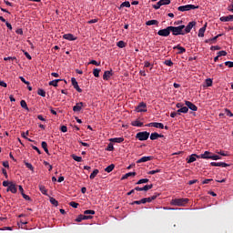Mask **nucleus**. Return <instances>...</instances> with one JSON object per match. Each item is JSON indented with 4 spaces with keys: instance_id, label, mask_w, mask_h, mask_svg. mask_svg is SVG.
Masks as SVG:
<instances>
[{
    "instance_id": "nucleus-1",
    "label": "nucleus",
    "mask_w": 233,
    "mask_h": 233,
    "mask_svg": "<svg viewBox=\"0 0 233 233\" xmlns=\"http://www.w3.org/2000/svg\"><path fill=\"white\" fill-rule=\"evenodd\" d=\"M170 32H172V35H185V25L178 26H169Z\"/></svg>"
},
{
    "instance_id": "nucleus-2",
    "label": "nucleus",
    "mask_w": 233,
    "mask_h": 233,
    "mask_svg": "<svg viewBox=\"0 0 233 233\" xmlns=\"http://www.w3.org/2000/svg\"><path fill=\"white\" fill-rule=\"evenodd\" d=\"M188 201V198H175L171 200V205L175 207H185Z\"/></svg>"
},
{
    "instance_id": "nucleus-3",
    "label": "nucleus",
    "mask_w": 233,
    "mask_h": 233,
    "mask_svg": "<svg viewBox=\"0 0 233 233\" xmlns=\"http://www.w3.org/2000/svg\"><path fill=\"white\" fill-rule=\"evenodd\" d=\"M199 8V5H180L177 7L178 12H188L190 10H196Z\"/></svg>"
},
{
    "instance_id": "nucleus-4",
    "label": "nucleus",
    "mask_w": 233,
    "mask_h": 233,
    "mask_svg": "<svg viewBox=\"0 0 233 233\" xmlns=\"http://www.w3.org/2000/svg\"><path fill=\"white\" fill-rule=\"evenodd\" d=\"M137 139H138L139 141H147V139H148V137H150V133L147 132V131H143V132H138L136 135Z\"/></svg>"
},
{
    "instance_id": "nucleus-5",
    "label": "nucleus",
    "mask_w": 233,
    "mask_h": 233,
    "mask_svg": "<svg viewBox=\"0 0 233 233\" xmlns=\"http://www.w3.org/2000/svg\"><path fill=\"white\" fill-rule=\"evenodd\" d=\"M170 26H167L165 29H160L157 32V35H160L161 37H168V35H170Z\"/></svg>"
},
{
    "instance_id": "nucleus-6",
    "label": "nucleus",
    "mask_w": 233,
    "mask_h": 233,
    "mask_svg": "<svg viewBox=\"0 0 233 233\" xmlns=\"http://www.w3.org/2000/svg\"><path fill=\"white\" fill-rule=\"evenodd\" d=\"M158 196H159V193H156L152 197L142 198L141 202L143 205H145V203H152V201H154V199H157Z\"/></svg>"
},
{
    "instance_id": "nucleus-7",
    "label": "nucleus",
    "mask_w": 233,
    "mask_h": 233,
    "mask_svg": "<svg viewBox=\"0 0 233 233\" xmlns=\"http://www.w3.org/2000/svg\"><path fill=\"white\" fill-rule=\"evenodd\" d=\"M212 153L209 151H205L204 154L197 156L198 159H211Z\"/></svg>"
},
{
    "instance_id": "nucleus-8",
    "label": "nucleus",
    "mask_w": 233,
    "mask_h": 233,
    "mask_svg": "<svg viewBox=\"0 0 233 233\" xmlns=\"http://www.w3.org/2000/svg\"><path fill=\"white\" fill-rule=\"evenodd\" d=\"M196 25V21L189 22L186 27H184V33L185 34H190V31L194 26Z\"/></svg>"
},
{
    "instance_id": "nucleus-9",
    "label": "nucleus",
    "mask_w": 233,
    "mask_h": 233,
    "mask_svg": "<svg viewBox=\"0 0 233 233\" xmlns=\"http://www.w3.org/2000/svg\"><path fill=\"white\" fill-rule=\"evenodd\" d=\"M146 127H154L155 128H161V130H163V128H165V125H163V123H159V122H151L149 124H147Z\"/></svg>"
},
{
    "instance_id": "nucleus-10",
    "label": "nucleus",
    "mask_w": 233,
    "mask_h": 233,
    "mask_svg": "<svg viewBox=\"0 0 233 233\" xmlns=\"http://www.w3.org/2000/svg\"><path fill=\"white\" fill-rule=\"evenodd\" d=\"M71 83H72V86H74V88L76 90V92H79V94H81V92H83V89H81V87H79V84H77V80H76L75 77L71 78Z\"/></svg>"
},
{
    "instance_id": "nucleus-11",
    "label": "nucleus",
    "mask_w": 233,
    "mask_h": 233,
    "mask_svg": "<svg viewBox=\"0 0 233 233\" xmlns=\"http://www.w3.org/2000/svg\"><path fill=\"white\" fill-rule=\"evenodd\" d=\"M185 105L187 106V108H189V110H192V112H198V107L196 105H194V103L186 100Z\"/></svg>"
},
{
    "instance_id": "nucleus-12",
    "label": "nucleus",
    "mask_w": 233,
    "mask_h": 233,
    "mask_svg": "<svg viewBox=\"0 0 233 233\" xmlns=\"http://www.w3.org/2000/svg\"><path fill=\"white\" fill-rule=\"evenodd\" d=\"M137 112H147V104L145 102H141L137 107Z\"/></svg>"
},
{
    "instance_id": "nucleus-13",
    "label": "nucleus",
    "mask_w": 233,
    "mask_h": 233,
    "mask_svg": "<svg viewBox=\"0 0 233 233\" xmlns=\"http://www.w3.org/2000/svg\"><path fill=\"white\" fill-rule=\"evenodd\" d=\"M83 106H85L83 102L76 103V105L73 107V112H81Z\"/></svg>"
},
{
    "instance_id": "nucleus-14",
    "label": "nucleus",
    "mask_w": 233,
    "mask_h": 233,
    "mask_svg": "<svg viewBox=\"0 0 233 233\" xmlns=\"http://www.w3.org/2000/svg\"><path fill=\"white\" fill-rule=\"evenodd\" d=\"M211 167H222V168H227L228 167V164L225 162H211Z\"/></svg>"
},
{
    "instance_id": "nucleus-15",
    "label": "nucleus",
    "mask_w": 233,
    "mask_h": 233,
    "mask_svg": "<svg viewBox=\"0 0 233 233\" xmlns=\"http://www.w3.org/2000/svg\"><path fill=\"white\" fill-rule=\"evenodd\" d=\"M154 159V157L149 156V157H142L139 158L137 163H147V161H152Z\"/></svg>"
},
{
    "instance_id": "nucleus-16",
    "label": "nucleus",
    "mask_w": 233,
    "mask_h": 233,
    "mask_svg": "<svg viewBox=\"0 0 233 233\" xmlns=\"http://www.w3.org/2000/svg\"><path fill=\"white\" fill-rule=\"evenodd\" d=\"M221 35H223L219 34L213 38L207 39V40H205V43H207L208 45H212V43H216V41H218V37H221Z\"/></svg>"
},
{
    "instance_id": "nucleus-17",
    "label": "nucleus",
    "mask_w": 233,
    "mask_h": 233,
    "mask_svg": "<svg viewBox=\"0 0 233 233\" xmlns=\"http://www.w3.org/2000/svg\"><path fill=\"white\" fill-rule=\"evenodd\" d=\"M219 20L222 23H228V21H233V15H228V16H221Z\"/></svg>"
},
{
    "instance_id": "nucleus-18",
    "label": "nucleus",
    "mask_w": 233,
    "mask_h": 233,
    "mask_svg": "<svg viewBox=\"0 0 233 233\" xmlns=\"http://www.w3.org/2000/svg\"><path fill=\"white\" fill-rule=\"evenodd\" d=\"M112 76H114V74L112 73V70L105 71V73L103 75L104 81H108V79H110V77H112Z\"/></svg>"
},
{
    "instance_id": "nucleus-19",
    "label": "nucleus",
    "mask_w": 233,
    "mask_h": 233,
    "mask_svg": "<svg viewBox=\"0 0 233 233\" xmlns=\"http://www.w3.org/2000/svg\"><path fill=\"white\" fill-rule=\"evenodd\" d=\"M159 137H165V136H163V135H160V134H158V133H151V135H150V139H151V141H156V139H159Z\"/></svg>"
},
{
    "instance_id": "nucleus-20",
    "label": "nucleus",
    "mask_w": 233,
    "mask_h": 233,
    "mask_svg": "<svg viewBox=\"0 0 233 233\" xmlns=\"http://www.w3.org/2000/svg\"><path fill=\"white\" fill-rule=\"evenodd\" d=\"M63 38L66 39L67 41H76V39H77V37L74 36L72 34H66L63 35Z\"/></svg>"
},
{
    "instance_id": "nucleus-21",
    "label": "nucleus",
    "mask_w": 233,
    "mask_h": 233,
    "mask_svg": "<svg viewBox=\"0 0 233 233\" xmlns=\"http://www.w3.org/2000/svg\"><path fill=\"white\" fill-rule=\"evenodd\" d=\"M207 31V24L204 25L203 27H201L199 30H198V37H205V32Z\"/></svg>"
},
{
    "instance_id": "nucleus-22",
    "label": "nucleus",
    "mask_w": 233,
    "mask_h": 233,
    "mask_svg": "<svg viewBox=\"0 0 233 233\" xmlns=\"http://www.w3.org/2000/svg\"><path fill=\"white\" fill-rule=\"evenodd\" d=\"M174 50H178L177 54L181 55V54H185V52H187V49L179 45L173 47Z\"/></svg>"
},
{
    "instance_id": "nucleus-23",
    "label": "nucleus",
    "mask_w": 233,
    "mask_h": 233,
    "mask_svg": "<svg viewBox=\"0 0 233 233\" xmlns=\"http://www.w3.org/2000/svg\"><path fill=\"white\" fill-rule=\"evenodd\" d=\"M7 192H12V194H15L17 192V187H15V184H10L7 187Z\"/></svg>"
},
{
    "instance_id": "nucleus-24",
    "label": "nucleus",
    "mask_w": 233,
    "mask_h": 233,
    "mask_svg": "<svg viewBox=\"0 0 233 233\" xmlns=\"http://www.w3.org/2000/svg\"><path fill=\"white\" fill-rule=\"evenodd\" d=\"M110 143H123L125 141V138L123 137H115L109 139Z\"/></svg>"
},
{
    "instance_id": "nucleus-25",
    "label": "nucleus",
    "mask_w": 233,
    "mask_h": 233,
    "mask_svg": "<svg viewBox=\"0 0 233 233\" xmlns=\"http://www.w3.org/2000/svg\"><path fill=\"white\" fill-rule=\"evenodd\" d=\"M147 26H152V25H156L157 26L159 25L157 20H148L146 22Z\"/></svg>"
},
{
    "instance_id": "nucleus-26",
    "label": "nucleus",
    "mask_w": 233,
    "mask_h": 233,
    "mask_svg": "<svg viewBox=\"0 0 233 233\" xmlns=\"http://www.w3.org/2000/svg\"><path fill=\"white\" fill-rule=\"evenodd\" d=\"M39 190L42 194H44V196H48V190H46V187H45V186L43 185H39Z\"/></svg>"
},
{
    "instance_id": "nucleus-27",
    "label": "nucleus",
    "mask_w": 233,
    "mask_h": 233,
    "mask_svg": "<svg viewBox=\"0 0 233 233\" xmlns=\"http://www.w3.org/2000/svg\"><path fill=\"white\" fill-rule=\"evenodd\" d=\"M198 156V155H196V154H192L191 156H189V158L187 159V163H194V161H196Z\"/></svg>"
},
{
    "instance_id": "nucleus-28",
    "label": "nucleus",
    "mask_w": 233,
    "mask_h": 233,
    "mask_svg": "<svg viewBox=\"0 0 233 233\" xmlns=\"http://www.w3.org/2000/svg\"><path fill=\"white\" fill-rule=\"evenodd\" d=\"M114 168H116V166L114 164H111L105 168V172H107L108 174H110V172H112Z\"/></svg>"
},
{
    "instance_id": "nucleus-29",
    "label": "nucleus",
    "mask_w": 233,
    "mask_h": 233,
    "mask_svg": "<svg viewBox=\"0 0 233 233\" xmlns=\"http://www.w3.org/2000/svg\"><path fill=\"white\" fill-rule=\"evenodd\" d=\"M132 127H143V122H140L139 120H135L131 123Z\"/></svg>"
},
{
    "instance_id": "nucleus-30",
    "label": "nucleus",
    "mask_w": 233,
    "mask_h": 233,
    "mask_svg": "<svg viewBox=\"0 0 233 233\" xmlns=\"http://www.w3.org/2000/svg\"><path fill=\"white\" fill-rule=\"evenodd\" d=\"M132 176H137V173L136 172H129V173H127L125 176L122 177V180L123 179H128V177H132Z\"/></svg>"
},
{
    "instance_id": "nucleus-31",
    "label": "nucleus",
    "mask_w": 233,
    "mask_h": 233,
    "mask_svg": "<svg viewBox=\"0 0 233 233\" xmlns=\"http://www.w3.org/2000/svg\"><path fill=\"white\" fill-rule=\"evenodd\" d=\"M63 81L62 79H55L49 82V86H57V83Z\"/></svg>"
},
{
    "instance_id": "nucleus-32",
    "label": "nucleus",
    "mask_w": 233,
    "mask_h": 233,
    "mask_svg": "<svg viewBox=\"0 0 233 233\" xmlns=\"http://www.w3.org/2000/svg\"><path fill=\"white\" fill-rule=\"evenodd\" d=\"M72 159H74L75 161H77V163H81V161H83V157H77L76 155H71Z\"/></svg>"
},
{
    "instance_id": "nucleus-33",
    "label": "nucleus",
    "mask_w": 233,
    "mask_h": 233,
    "mask_svg": "<svg viewBox=\"0 0 233 233\" xmlns=\"http://www.w3.org/2000/svg\"><path fill=\"white\" fill-rule=\"evenodd\" d=\"M116 46H118V48H125L127 46V44L125 43V41L120 40L116 43Z\"/></svg>"
},
{
    "instance_id": "nucleus-34",
    "label": "nucleus",
    "mask_w": 233,
    "mask_h": 233,
    "mask_svg": "<svg viewBox=\"0 0 233 233\" xmlns=\"http://www.w3.org/2000/svg\"><path fill=\"white\" fill-rule=\"evenodd\" d=\"M98 174H99V169H94V171L89 176L90 179H94L96 176H97Z\"/></svg>"
},
{
    "instance_id": "nucleus-35",
    "label": "nucleus",
    "mask_w": 233,
    "mask_h": 233,
    "mask_svg": "<svg viewBox=\"0 0 233 233\" xmlns=\"http://www.w3.org/2000/svg\"><path fill=\"white\" fill-rule=\"evenodd\" d=\"M20 106H22V108H25V110H30L28 108V105L26 104V101H25V100L20 101Z\"/></svg>"
},
{
    "instance_id": "nucleus-36",
    "label": "nucleus",
    "mask_w": 233,
    "mask_h": 233,
    "mask_svg": "<svg viewBox=\"0 0 233 233\" xmlns=\"http://www.w3.org/2000/svg\"><path fill=\"white\" fill-rule=\"evenodd\" d=\"M37 94H38V96H41L42 97H46V92L44 89H38Z\"/></svg>"
},
{
    "instance_id": "nucleus-37",
    "label": "nucleus",
    "mask_w": 233,
    "mask_h": 233,
    "mask_svg": "<svg viewBox=\"0 0 233 233\" xmlns=\"http://www.w3.org/2000/svg\"><path fill=\"white\" fill-rule=\"evenodd\" d=\"M49 201H50L51 205H54L55 207H57V205H59V202H57V200H56V198H54L52 197L49 198Z\"/></svg>"
},
{
    "instance_id": "nucleus-38",
    "label": "nucleus",
    "mask_w": 233,
    "mask_h": 233,
    "mask_svg": "<svg viewBox=\"0 0 233 233\" xmlns=\"http://www.w3.org/2000/svg\"><path fill=\"white\" fill-rule=\"evenodd\" d=\"M149 179L148 178H142L138 180L136 185H143V183H148Z\"/></svg>"
},
{
    "instance_id": "nucleus-39",
    "label": "nucleus",
    "mask_w": 233,
    "mask_h": 233,
    "mask_svg": "<svg viewBox=\"0 0 233 233\" xmlns=\"http://www.w3.org/2000/svg\"><path fill=\"white\" fill-rule=\"evenodd\" d=\"M224 114H226L228 117H233V113L229 109H224Z\"/></svg>"
},
{
    "instance_id": "nucleus-40",
    "label": "nucleus",
    "mask_w": 233,
    "mask_h": 233,
    "mask_svg": "<svg viewBox=\"0 0 233 233\" xmlns=\"http://www.w3.org/2000/svg\"><path fill=\"white\" fill-rule=\"evenodd\" d=\"M120 6H121V8H124V7L130 8V2L125 1L124 3L121 4Z\"/></svg>"
},
{
    "instance_id": "nucleus-41",
    "label": "nucleus",
    "mask_w": 233,
    "mask_h": 233,
    "mask_svg": "<svg viewBox=\"0 0 233 233\" xmlns=\"http://www.w3.org/2000/svg\"><path fill=\"white\" fill-rule=\"evenodd\" d=\"M100 72H101V69L95 68L93 70V76H95V77H99V73Z\"/></svg>"
},
{
    "instance_id": "nucleus-42",
    "label": "nucleus",
    "mask_w": 233,
    "mask_h": 233,
    "mask_svg": "<svg viewBox=\"0 0 233 233\" xmlns=\"http://www.w3.org/2000/svg\"><path fill=\"white\" fill-rule=\"evenodd\" d=\"M106 150H107V152H113V150H114V144L109 143L108 146L106 147Z\"/></svg>"
},
{
    "instance_id": "nucleus-43",
    "label": "nucleus",
    "mask_w": 233,
    "mask_h": 233,
    "mask_svg": "<svg viewBox=\"0 0 233 233\" xmlns=\"http://www.w3.org/2000/svg\"><path fill=\"white\" fill-rule=\"evenodd\" d=\"M145 66V68L150 67V70H152L154 68V65L150 64V62H148V61L145 62V66Z\"/></svg>"
},
{
    "instance_id": "nucleus-44",
    "label": "nucleus",
    "mask_w": 233,
    "mask_h": 233,
    "mask_svg": "<svg viewBox=\"0 0 233 233\" xmlns=\"http://www.w3.org/2000/svg\"><path fill=\"white\" fill-rule=\"evenodd\" d=\"M25 165L26 168H28L29 170H31L32 172H34V166H32L31 163L25 162Z\"/></svg>"
},
{
    "instance_id": "nucleus-45",
    "label": "nucleus",
    "mask_w": 233,
    "mask_h": 233,
    "mask_svg": "<svg viewBox=\"0 0 233 233\" xmlns=\"http://www.w3.org/2000/svg\"><path fill=\"white\" fill-rule=\"evenodd\" d=\"M210 159H213V161H218V159H221V157L219 155L212 154Z\"/></svg>"
},
{
    "instance_id": "nucleus-46",
    "label": "nucleus",
    "mask_w": 233,
    "mask_h": 233,
    "mask_svg": "<svg viewBox=\"0 0 233 233\" xmlns=\"http://www.w3.org/2000/svg\"><path fill=\"white\" fill-rule=\"evenodd\" d=\"M84 214L86 216H88V214H91L92 216H94V214H96V211H94L92 209H87V210L84 211Z\"/></svg>"
},
{
    "instance_id": "nucleus-47",
    "label": "nucleus",
    "mask_w": 233,
    "mask_h": 233,
    "mask_svg": "<svg viewBox=\"0 0 233 233\" xmlns=\"http://www.w3.org/2000/svg\"><path fill=\"white\" fill-rule=\"evenodd\" d=\"M161 6V2L159 0L156 5H153V8H155V10H159Z\"/></svg>"
},
{
    "instance_id": "nucleus-48",
    "label": "nucleus",
    "mask_w": 233,
    "mask_h": 233,
    "mask_svg": "<svg viewBox=\"0 0 233 233\" xmlns=\"http://www.w3.org/2000/svg\"><path fill=\"white\" fill-rule=\"evenodd\" d=\"M159 172H161V169L151 170L147 174L154 176V174H159Z\"/></svg>"
},
{
    "instance_id": "nucleus-49",
    "label": "nucleus",
    "mask_w": 233,
    "mask_h": 233,
    "mask_svg": "<svg viewBox=\"0 0 233 233\" xmlns=\"http://www.w3.org/2000/svg\"><path fill=\"white\" fill-rule=\"evenodd\" d=\"M180 111L182 112V114H187L188 113V107L184 106L180 108Z\"/></svg>"
},
{
    "instance_id": "nucleus-50",
    "label": "nucleus",
    "mask_w": 233,
    "mask_h": 233,
    "mask_svg": "<svg viewBox=\"0 0 233 233\" xmlns=\"http://www.w3.org/2000/svg\"><path fill=\"white\" fill-rule=\"evenodd\" d=\"M70 207H73V208H77L79 207V203H76V202H74V201H71L69 203Z\"/></svg>"
},
{
    "instance_id": "nucleus-51",
    "label": "nucleus",
    "mask_w": 233,
    "mask_h": 233,
    "mask_svg": "<svg viewBox=\"0 0 233 233\" xmlns=\"http://www.w3.org/2000/svg\"><path fill=\"white\" fill-rule=\"evenodd\" d=\"M160 5L165 6V5H170V0H160Z\"/></svg>"
},
{
    "instance_id": "nucleus-52",
    "label": "nucleus",
    "mask_w": 233,
    "mask_h": 233,
    "mask_svg": "<svg viewBox=\"0 0 233 233\" xmlns=\"http://www.w3.org/2000/svg\"><path fill=\"white\" fill-rule=\"evenodd\" d=\"M164 65H167V66H173L174 62H172V60H166Z\"/></svg>"
},
{
    "instance_id": "nucleus-53",
    "label": "nucleus",
    "mask_w": 233,
    "mask_h": 233,
    "mask_svg": "<svg viewBox=\"0 0 233 233\" xmlns=\"http://www.w3.org/2000/svg\"><path fill=\"white\" fill-rule=\"evenodd\" d=\"M205 83H206V86H212V79L208 78L206 79Z\"/></svg>"
},
{
    "instance_id": "nucleus-54",
    "label": "nucleus",
    "mask_w": 233,
    "mask_h": 233,
    "mask_svg": "<svg viewBox=\"0 0 233 233\" xmlns=\"http://www.w3.org/2000/svg\"><path fill=\"white\" fill-rule=\"evenodd\" d=\"M83 215H79L76 218V223H81V221L85 220V218H83Z\"/></svg>"
},
{
    "instance_id": "nucleus-55",
    "label": "nucleus",
    "mask_w": 233,
    "mask_h": 233,
    "mask_svg": "<svg viewBox=\"0 0 233 233\" xmlns=\"http://www.w3.org/2000/svg\"><path fill=\"white\" fill-rule=\"evenodd\" d=\"M41 147L44 150H46L48 148V144L46 141H43Z\"/></svg>"
},
{
    "instance_id": "nucleus-56",
    "label": "nucleus",
    "mask_w": 233,
    "mask_h": 233,
    "mask_svg": "<svg viewBox=\"0 0 233 233\" xmlns=\"http://www.w3.org/2000/svg\"><path fill=\"white\" fill-rule=\"evenodd\" d=\"M89 65H95L96 66H99L100 65H101V62H97V61H96V60H91L90 62H89Z\"/></svg>"
},
{
    "instance_id": "nucleus-57",
    "label": "nucleus",
    "mask_w": 233,
    "mask_h": 233,
    "mask_svg": "<svg viewBox=\"0 0 233 233\" xmlns=\"http://www.w3.org/2000/svg\"><path fill=\"white\" fill-rule=\"evenodd\" d=\"M225 66H228V68H233V62L231 61H227L225 62Z\"/></svg>"
},
{
    "instance_id": "nucleus-58",
    "label": "nucleus",
    "mask_w": 233,
    "mask_h": 233,
    "mask_svg": "<svg viewBox=\"0 0 233 233\" xmlns=\"http://www.w3.org/2000/svg\"><path fill=\"white\" fill-rule=\"evenodd\" d=\"M218 57H221V56H227V51H219L218 53Z\"/></svg>"
},
{
    "instance_id": "nucleus-59",
    "label": "nucleus",
    "mask_w": 233,
    "mask_h": 233,
    "mask_svg": "<svg viewBox=\"0 0 233 233\" xmlns=\"http://www.w3.org/2000/svg\"><path fill=\"white\" fill-rule=\"evenodd\" d=\"M228 11L233 14V1L228 5Z\"/></svg>"
},
{
    "instance_id": "nucleus-60",
    "label": "nucleus",
    "mask_w": 233,
    "mask_h": 233,
    "mask_svg": "<svg viewBox=\"0 0 233 233\" xmlns=\"http://www.w3.org/2000/svg\"><path fill=\"white\" fill-rule=\"evenodd\" d=\"M31 147H32L33 150H35L37 152V154H41V150L39 149L38 147H35L34 145H32Z\"/></svg>"
},
{
    "instance_id": "nucleus-61",
    "label": "nucleus",
    "mask_w": 233,
    "mask_h": 233,
    "mask_svg": "<svg viewBox=\"0 0 233 233\" xmlns=\"http://www.w3.org/2000/svg\"><path fill=\"white\" fill-rule=\"evenodd\" d=\"M60 130H61V132H68V127H66V126H62L61 127H60Z\"/></svg>"
},
{
    "instance_id": "nucleus-62",
    "label": "nucleus",
    "mask_w": 233,
    "mask_h": 233,
    "mask_svg": "<svg viewBox=\"0 0 233 233\" xmlns=\"http://www.w3.org/2000/svg\"><path fill=\"white\" fill-rule=\"evenodd\" d=\"M210 50H221V47L219 46H212Z\"/></svg>"
},
{
    "instance_id": "nucleus-63",
    "label": "nucleus",
    "mask_w": 233,
    "mask_h": 233,
    "mask_svg": "<svg viewBox=\"0 0 233 233\" xmlns=\"http://www.w3.org/2000/svg\"><path fill=\"white\" fill-rule=\"evenodd\" d=\"M2 174H4L5 179H8V173L6 172V170L5 168H2Z\"/></svg>"
},
{
    "instance_id": "nucleus-64",
    "label": "nucleus",
    "mask_w": 233,
    "mask_h": 233,
    "mask_svg": "<svg viewBox=\"0 0 233 233\" xmlns=\"http://www.w3.org/2000/svg\"><path fill=\"white\" fill-rule=\"evenodd\" d=\"M15 34H17L18 35H23V29L22 28L16 29Z\"/></svg>"
}]
</instances>
